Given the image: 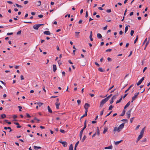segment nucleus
I'll return each instance as SVG.
<instances>
[{"instance_id": "ddd939ff", "label": "nucleus", "mask_w": 150, "mask_h": 150, "mask_svg": "<svg viewBox=\"0 0 150 150\" xmlns=\"http://www.w3.org/2000/svg\"><path fill=\"white\" fill-rule=\"evenodd\" d=\"M112 145H110L108 146L105 147L104 148L105 149H112Z\"/></svg>"}, {"instance_id": "6e6d98bb", "label": "nucleus", "mask_w": 150, "mask_h": 150, "mask_svg": "<svg viewBox=\"0 0 150 150\" xmlns=\"http://www.w3.org/2000/svg\"><path fill=\"white\" fill-rule=\"evenodd\" d=\"M114 85H113L110 88L108 89V91H109V90H111L112 88L114 87Z\"/></svg>"}, {"instance_id": "2f4dec72", "label": "nucleus", "mask_w": 150, "mask_h": 150, "mask_svg": "<svg viewBox=\"0 0 150 150\" xmlns=\"http://www.w3.org/2000/svg\"><path fill=\"white\" fill-rule=\"evenodd\" d=\"M1 118L3 119L5 118L6 117V115L4 114L1 115Z\"/></svg>"}, {"instance_id": "a211bd4d", "label": "nucleus", "mask_w": 150, "mask_h": 150, "mask_svg": "<svg viewBox=\"0 0 150 150\" xmlns=\"http://www.w3.org/2000/svg\"><path fill=\"white\" fill-rule=\"evenodd\" d=\"M60 103H56L55 105L56 106V108L57 109H58L59 108V105H60Z\"/></svg>"}, {"instance_id": "3c124183", "label": "nucleus", "mask_w": 150, "mask_h": 150, "mask_svg": "<svg viewBox=\"0 0 150 150\" xmlns=\"http://www.w3.org/2000/svg\"><path fill=\"white\" fill-rule=\"evenodd\" d=\"M104 109H103V110L102 111H101L100 113V115H103V113Z\"/></svg>"}, {"instance_id": "5701e85b", "label": "nucleus", "mask_w": 150, "mask_h": 150, "mask_svg": "<svg viewBox=\"0 0 150 150\" xmlns=\"http://www.w3.org/2000/svg\"><path fill=\"white\" fill-rule=\"evenodd\" d=\"M73 150V146L72 144H71L69 147V150Z\"/></svg>"}, {"instance_id": "a18cd8bd", "label": "nucleus", "mask_w": 150, "mask_h": 150, "mask_svg": "<svg viewBox=\"0 0 150 150\" xmlns=\"http://www.w3.org/2000/svg\"><path fill=\"white\" fill-rule=\"evenodd\" d=\"M92 35H90L89 38H90V40L91 41H93V39L92 38Z\"/></svg>"}, {"instance_id": "393cba45", "label": "nucleus", "mask_w": 150, "mask_h": 150, "mask_svg": "<svg viewBox=\"0 0 150 150\" xmlns=\"http://www.w3.org/2000/svg\"><path fill=\"white\" fill-rule=\"evenodd\" d=\"M128 26H129V27H130V26L129 25H128L127 26H126V27L125 28V33H126L127 31L128 30Z\"/></svg>"}, {"instance_id": "20e7f679", "label": "nucleus", "mask_w": 150, "mask_h": 150, "mask_svg": "<svg viewBox=\"0 0 150 150\" xmlns=\"http://www.w3.org/2000/svg\"><path fill=\"white\" fill-rule=\"evenodd\" d=\"M43 25V24H35L33 26V28L35 30H38L39 28L42 25Z\"/></svg>"}, {"instance_id": "1a4fd4ad", "label": "nucleus", "mask_w": 150, "mask_h": 150, "mask_svg": "<svg viewBox=\"0 0 150 150\" xmlns=\"http://www.w3.org/2000/svg\"><path fill=\"white\" fill-rule=\"evenodd\" d=\"M117 131L118 132H120V130H119L118 128V127H114V128L113 129V131L114 132H115Z\"/></svg>"}, {"instance_id": "79ce46f5", "label": "nucleus", "mask_w": 150, "mask_h": 150, "mask_svg": "<svg viewBox=\"0 0 150 150\" xmlns=\"http://www.w3.org/2000/svg\"><path fill=\"white\" fill-rule=\"evenodd\" d=\"M146 138H145L144 139H143V140H142L141 142H146Z\"/></svg>"}, {"instance_id": "c756f323", "label": "nucleus", "mask_w": 150, "mask_h": 150, "mask_svg": "<svg viewBox=\"0 0 150 150\" xmlns=\"http://www.w3.org/2000/svg\"><path fill=\"white\" fill-rule=\"evenodd\" d=\"M86 127V120H85L84 124V126L83 127V128L82 129L84 130Z\"/></svg>"}, {"instance_id": "ea45409f", "label": "nucleus", "mask_w": 150, "mask_h": 150, "mask_svg": "<svg viewBox=\"0 0 150 150\" xmlns=\"http://www.w3.org/2000/svg\"><path fill=\"white\" fill-rule=\"evenodd\" d=\"M134 33V30H132L131 31V32H130V35H131V36H132Z\"/></svg>"}, {"instance_id": "f704fd0d", "label": "nucleus", "mask_w": 150, "mask_h": 150, "mask_svg": "<svg viewBox=\"0 0 150 150\" xmlns=\"http://www.w3.org/2000/svg\"><path fill=\"white\" fill-rule=\"evenodd\" d=\"M58 63L59 65L62 64V61L61 60H58Z\"/></svg>"}, {"instance_id": "69168bd1", "label": "nucleus", "mask_w": 150, "mask_h": 150, "mask_svg": "<svg viewBox=\"0 0 150 150\" xmlns=\"http://www.w3.org/2000/svg\"><path fill=\"white\" fill-rule=\"evenodd\" d=\"M95 64L98 67H99L100 66L99 64L97 62H95Z\"/></svg>"}, {"instance_id": "dca6fc26", "label": "nucleus", "mask_w": 150, "mask_h": 150, "mask_svg": "<svg viewBox=\"0 0 150 150\" xmlns=\"http://www.w3.org/2000/svg\"><path fill=\"white\" fill-rule=\"evenodd\" d=\"M36 4L37 6H39L41 5V1H39L36 2Z\"/></svg>"}, {"instance_id": "9b49d317", "label": "nucleus", "mask_w": 150, "mask_h": 150, "mask_svg": "<svg viewBox=\"0 0 150 150\" xmlns=\"http://www.w3.org/2000/svg\"><path fill=\"white\" fill-rule=\"evenodd\" d=\"M44 34H45V35H50L51 34L50 33L49 31H45L44 32Z\"/></svg>"}, {"instance_id": "7ed1b4c3", "label": "nucleus", "mask_w": 150, "mask_h": 150, "mask_svg": "<svg viewBox=\"0 0 150 150\" xmlns=\"http://www.w3.org/2000/svg\"><path fill=\"white\" fill-rule=\"evenodd\" d=\"M139 92H138L134 94V96L132 98V100L131 101L132 103L133 101L135 100V99L137 98L138 95L139 94Z\"/></svg>"}, {"instance_id": "37998d69", "label": "nucleus", "mask_w": 150, "mask_h": 150, "mask_svg": "<svg viewBox=\"0 0 150 150\" xmlns=\"http://www.w3.org/2000/svg\"><path fill=\"white\" fill-rule=\"evenodd\" d=\"M138 36L137 35V37H136V39H135V40L134 41V43L135 44V43H136V42H137V40L138 39Z\"/></svg>"}, {"instance_id": "f8f14e48", "label": "nucleus", "mask_w": 150, "mask_h": 150, "mask_svg": "<svg viewBox=\"0 0 150 150\" xmlns=\"http://www.w3.org/2000/svg\"><path fill=\"white\" fill-rule=\"evenodd\" d=\"M130 103H131V102L130 101H129V102H128V103L124 107V109H125L127 108L130 105Z\"/></svg>"}, {"instance_id": "f03ea898", "label": "nucleus", "mask_w": 150, "mask_h": 150, "mask_svg": "<svg viewBox=\"0 0 150 150\" xmlns=\"http://www.w3.org/2000/svg\"><path fill=\"white\" fill-rule=\"evenodd\" d=\"M108 101L105 98V99L102 100L100 103V108H102L103 105L105 103Z\"/></svg>"}, {"instance_id": "39448f33", "label": "nucleus", "mask_w": 150, "mask_h": 150, "mask_svg": "<svg viewBox=\"0 0 150 150\" xmlns=\"http://www.w3.org/2000/svg\"><path fill=\"white\" fill-rule=\"evenodd\" d=\"M90 105L87 103H86L84 105V108L85 109V110H87V111H88V109L90 107Z\"/></svg>"}, {"instance_id": "bb28decb", "label": "nucleus", "mask_w": 150, "mask_h": 150, "mask_svg": "<svg viewBox=\"0 0 150 150\" xmlns=\"http://www.w3.org/2000/svg\"><path fill=\"white\" fill-rule=\"evenodd\" d=\"M122 140H120V141H118L115 142V144L116 145H117L120 143L122 141Z\"/></svg>"}, {"instance_id": "cd10ccee", "label": "nucleus", "mask_w": 150, "mask_h": 150, "mask_svg": "<svg viewBox=\"0 0 150 150\" xmlns=\"http://www.w3.org/2000/svg\"><path fill=\"white\" fill-rule=\"evenodd\" d=\"M34 149H41V147H40V146H34Z\"/></svg>"}, {"instance_id": "4d7b16f0", "label": "nucleus", "mask_w": 150, "mask_h": 150, "mask_svg": "<svg viewBox=\"0 0 150 150\" xmlns=\"http://www.w3.org/2000/svg\"><path fill=\"white\" fill-rule=\"evenodd\" d=\"M26 116L28 118H30L31 117L29 114L28 113H26Z\"/></svg>"}, {"instance_id": "f257e3e1", "label": "nucleus", "mask_w": 150, "mask_h": 150, "mask_svg": "<svg viewBox=\"0 0 150 150\" xmlns=\"http://www.w3.org/2000/svg\"><path fill=\"white\" fill-rule=\"evenodd\" d=\"M146 127H144L141 131L140 134L139 136L137 139V142L138 141H139L143 137V134L144 133V131Z\"/></svg>"}, {"instance_id": "052dcab7", "label": "nucleus", "mask_w": 150, "mask_h": 150, "mask_svg": "<svg viewBox=\"0 0 150 150\" xmlns=\"http://www.w3.org/2000/svg\"><path fill=\"white\" fill-rule=\"evenodd\" d=\"M112 112V111H111L109 113H108L107 115L105 117H106L107 116H108L109 115L111 114V113Z\"/></svg>"}, {"instance_id": "473e14b6", "label": "nucleus", "mask_w": 150, "mask_h": 150, "mask_svg": "<svg viewBox=\"0 0 150 150\" xmlns=\"http://www.w3.org/2000/svg\"><path fill=\"white\" fill-rule=\"evenodd\" d=\"M112 94H111L108 97H107V98H105L108 101L109 99H110V98L111 96H112Z\"/></svg>"}, {"instance_id": "774afa93", "label": "nucleus", "mask_w": 150, "mask_h": 150, "mask_svg": "<svg viewBox=\"0 0 150 150\" xmlns=\"http://www.w3.org/2000/svg\"><path fill=\"white\" fill-rule=\"evenodd\" d=\"M98 9L101 10H103V9L102 8V7H99L98 8Z\"/></svg>"}, {"instance_id": "4c0bfd02", "label": "nucleus", "mask_w": 150, "mask_h": 150, "mask_svg": "<svg viewBox=\"0 0 150 150\" xmlns=\"http://www.w3.org/2000/svg\"><path fill=\"white\" fill-rule=\"evenodd\" d=\"M4 121L6 122V123H8L9 125L11 124V122H8V120H4Z\"/></svg>"}, {"instance_id": "2eb2a0df", "label": "nucleus", "mask_w": 150, "mask_h": 150, "mask_svg": "<svg viewBox=\"0 0 150 150\" xmlns=\"http://www.w3.org/2000/svg\"><path fill=\"white\" fill-rule=\"evenodd\" d=\"M53 71L54 72H55L57 70V67L56 65L53 64Z\"/></svg>"}, {"instance_id": "de8ad7c7", "label": "nucleus", "mask_w": 150, "mask_h": 150, "mask_svg": "<svg viewBox=\"0 0 150 150\" xmlns=\"http://www.w3.org/2000/svg\"><path fill=\"white\" fill-rule=\"evenodd\" d=\"M106 11L107 13H110L111 12V9H107L106 10Z\"/></svg>"}, {"instance_id": "bf43d9fd", "label": "nucleus", "mask_w": 150, "mask_h": 150, "mask_svg": "<svg viewBox=\"0 0 150 150\" xmlns=\"http://www.w3.org/2000/svg\"><path fill=\"white\" fill-rule=\"evenodd\" d=\"M122 121H125L126 122H127L128 120H127L126 119H123L121 120Z\"/></svg>"}, {"instance_id": "412c9836", "label": "nucleus", "mask_w": 150, "mask_h": 150, "mask_svg": "<svg viewBox=\"0 0 150 150\" xmlns=\"http://www.w3.org/2000/svg\"><path fill=\"white\" fill-rule=\"evenodd\" d=\"M122 96L121 98L120 99L116 101V104L118 103H119L121 101V100H122Z\"/></svg>"}, {"instance_id": "58836bf2", "label": "nucleus", "mask_w": 150, "mask_h": 150, "mask_svg": "<svg viewBox=\"0 0 150 150\" xmlns=\"http://www.w3.org/2000/svg\"><path fill=\"white\" fill-rule=\"evenodd\" d=\"M113 107L112 106V105H110L109 107L108 110H112Z\"/></svg>"}, {"instance_id": "0eeeda50", "label": "nucleus", "mask_w": 150, "mask_h": 150, "mask_svg": "<svg viewBox=\"0 0 150 150\" xmlns=\"http://www.w3.org/2000/svg\"><path fill=\"white\" fill-rule=\"evenodd\" d=\"M125 125V123H123L121 124L118 127V128L120 131L123 128L124 126Z\"/></svg>"}, {"instance_id": "603ef678", "label": "nucleus", "mask_w": 150, "mask_h": 150, "mask_svg": "<svg viewBox=\"0 0 150 150\" xmlns=\"http://www.w3.org/2000/svg\"><path fill=\"white\" fill-rule=\"evenodd\" d=\"M38 17L40 18H42L43 17V15L41 14L38 15Z\"/></svg>"}, {"instance_id": "7c9ffc66", "label": "nucleus", "mask_w": 150, "mask_h": 150, "mask_svg": "<svg viewBox=\"0 0 150 150\" xmlns=\"http://www.w3.org/2000/svg\"><path fill=\"white\" fill-rule=\"evenodd\" d=\"M108 130V128L107 127H105L104 129V131H103V134H105L106 132Z\"/></svg>"}, {"instance_id": "338daca9", "label": "nucleus", "mask_w": 150, "mask_h": 150, "mask_svg": "<svg viewBox=\"0 0 150 150\" xmlns=\"http://www.w3.org/2000/svg\"><path fill=\"white\" fill-rule=\"evenodd\" d=\"M147 69V67H144L143 70V72H144L146 70V69Z\"/></svg>"}, {"instance_id": "8fccbe9b", "label": "nucleus", "mask_w": 150, "mask_h": 150, "mask_svg": "<svg viewBox=\"0 0 150 150\" xmlns=\"http://www.w3.org/2000/svg\"><path fill=\"white\" fill-rule=\"evenodd\" d=\"M18 107L19 108V110L20 111H21V109L22 108V107H21V106H18Z\"/></svg>"}, {"instance_id": "0e129e2a", "label": "nucleus", "mask_w": 150, "mask_h": 150, "mask_svg": "<svg viewBox=\"0 0 150 150\" xmlns=\"http://www.w3.org/2000/svg\"><path fill=\"white\" fill-rule=\"evenodd\" d=\"M134 118V117H133L132 118H131L130 119V122L131 123H132L133 121V119Z\"/></svg>"}, {"instance_id": "b1692460", "label": "nucleus", "mask_w": 150, "mask_h": 150, "mask_svg": "<svg viewBox=\"0 0 150 150\" xmlns=\"http://www.w3.org/2000/svg\"><path fill=\"white\" fill-rule=\"evenodd\" d=\"M125 110H123L122 113L120 115V116H123L125 115Z\"/></svg>"}, {"instance_id": "e433bc0d", "label": "nucleus", "mask_w": 150, "mask_h": 150, "mask_svg": "<svg viewBox=\"0 0 150 150\" xmlns=\"http://www.w3.org/2000/svg\"><path fill=\"white\" fill-rule=\"evenodd\" d=\"M15 5L18 7H20V8L22 7V6L21 5H19V4H16Z\"/></svg>"}, {"instance_id": "9d476101", "label": "nucleus", "mask_w": 150, "mask_h": 150, "mask_svg": "<svg viewBox=\"0 0 150 150\" xmlns=\"http://www.w3.org/2000/svg\"><path fill=\"white\" fill-rule=\"evenodd\" d=\"M35 104H37L40 107L41 105H42L43 104V103H41L40 102H38L37 103H34Z\"/></svg>"}, {"instance_id": "13d9d810", "label": "nucleus", "mask_w": 150, "mask_h": 150, "mask_svg": "<svg viewBox=\"0 0 150 150\" xmlns=\"http://www.w3.org/2000/svg\"><path fill=\"white\" fill-rule=\"evenodd\" d=\"M111 50H112L111 49H107V50H106L105 51L106 52H110L111 51Z\"/></svg>"}, {"instance_id": "864d4df0", "label": "nucleus", "mask_w": 150, "mask_h": 150, "mask_svg": "<svg viewBox=\"0 0 150 150\" xmlns=\"http://www.w3.org/2000/svg\"><path fill=\"white\" fill-rule=\"evenodd\" d=\"M21 80H23L24 79V77L23 75H21Z\"/></svg>"}, {"instance_id": "aec40b11", "label": "nucleus", "mask_w": 150, "mask_h": 150, "mask_svg": "<svg viewBox=\"0 0 150 150\" xmlns=\"http://www.w3.org/2000/svg\"><path fill=\"white\" fill-rule=\"evenodd\" d=\"M47 109L48 110V112L51 113H52V110H51V109L50 108V106H47Z\"/></svg>"}, {"instance_id": "4be33fe9", "label": "nucleus", "mask_w": 150, "mask_h": 150, "mask_svg": "<svg viewBox=\"0 0 150 150\" xmlns=\"http://www.w3.org/2000/svg\"><path fill=\"white\" fill-rule=\"evenodd\" d=\"M87 112H88L87 111V110H85V114L81 116V119L83 118V117L87 116Z\"/></svg>"}, {"instance_id": "f3484780", "label": "nucleus", "mask_w": 150, "mask_h": 150, "mask_svg": "<svg viewBox=\"0 0 150 150\" xmlns=\"http://www.w3.org/2000/svg\"><path fill=\"white\" fill-rule=\"evenodd\" d=\"M61 143L63 145L64 147H65L67 146V143L66 142H61Z\"/></svg>"}, {"instance_id": "e2e57ef3", "label": "nucleus", "mask_w": 150, "mask_h": 150, "mask_svg": "<svg viewBox=\"0 0 150 150\" xmlns=\"http://www.w3.org/2000/svg\"><path fill=\"white\" fill-rule=\"evenodd\" d=\"M113 102V100H112L111 98V100H110V104H112Z\"/></svg>"}, {"instance_id": "09e8293b", "label": "nucleus", "mask_w": 150, "mask_h": 150, "mask_svg": "<svg viewBox=\"0 0 150 150\" xmlns=\"http://www.w3.org/2000/svg\"><path fill=\"white\" fill-rule=\"evenodd\" d=\"M60 132H61V133H64L65 132V131L63 129H60Z\"/></svg>"}, {"instance_id": "423d86ee", "label": "nucleus", "mask_w": 150, "mask_h": 150, "mask_svg": "<svg viewBox=\"0 0 150 150\" xmlns=\"http://www.w3.org/2000/svg\"><path fill=\"white\" fill-rule=\"evenodd\" d=\"M132 110V109H131L128 111H127L126 113L127 117L128 119H129L130 118Z\"/></svg>"}, {"instance_id": "6ab92c4d", "label": "nucleus", "mask_w": 150, "mask_h": 150, "mask_svg": "<svg viewBox=\"0 0 150 150\" xmlns=\"http://www.w3.org/2000/svg\"><path fill=\"white\" fill-rule=\"evenodd\" d=\"M97 37L99 39L101 38H102V36L101 34L100 33H98L97 34Z\"/></svg>"}, {"instance_id": "72a5a7b5", "label": "nucleus", "mask_w": 150, "mask_h": 150, "mask_svg": "<svg viewBox=\"0 0 150 150\" xmlns=\"http://www.w3.org/2000/svg\"><path fill=\"white\" fill-rule=\"evenodd\" d=\"M86 136L84 135V136H83V139H82V140H81V141H82V142H83L84 141V140L85 139H86Z\"/></svg>"}, {"instance_id": "680f3d73", "label": "nucleus", "mask_w": 150, "mask_h": 150, "mask_svg": "<svg viewBox=\"0 0 150 150\" xmlns=\"http://www.w3.org/2000/svg\"><path fill=\"white\" fill-rule=\"evenodd\" d=\"M7 2L9 4H13V2L11 1H7Z\"/></svg>"}, {"instance_id": "c03bdc74", "label": "nucleus", "mask_w": 150, "mask_h": 150, "mask_svg": "<svg viewBox=\"0 0 150 150\" xmlns=\"http://www.w3.org/2000/svg\"><path fill=\"white\" fill-rule=\"evenodd\" d=\"M21 30H20L19 31H18V32H17V35H20L21 33Z\"/></svg>"}, {"instance_id": "c85d7f7f", "label": "nucleus", "mask_w": 150, "mask_h": 150, "mask_svg": "<svg viewBox=\"0 0 150 150\" xmlns=\"http://www.w3.org/2000/svg\"><path fill=\"white\" fill-rule=\"evenodd\" d=\"M86 127V120H85L84 124V126L83 127V128L82 129L84 130Z\"/></svg>"}, {"instance_id": "49530a36", "label": "nucleus", "mask_w": 150, "mask_h": 150, "mask_svg": "<svg viewBox=\"0 0 150 150\" xmlns=\"http://www.w3.org/2000/svg\"><path fill=\"white\" fill-rule=\"evenodd\" d=\"M13 34V33H7V35H12Z\"/></svg>"}, {"instance_id": "6e6552de", "label": "nucleus", "mask_w": 150, "mask_h": 150, "mask_svg": "<svg viewBox=\"0 0 150 150\" xmlns=\"http://www.w3.org/2000/svg\"><path fill=\"white\" fill-rule=\"evenodd\" d=\"M144 77H143L137 83V86H139L141 84V83H142V82L144 80Z\"/></svg>"}, {"instance_id": "c9c22d12", "label": "nucleus", "mask_w": 150, "mask_h": 150, "mask_svg": "<svg viewBox=\"0 0 150 150\" xmlns=\"http://www.w3.org/2000/svg\"><path fill=\"white\" fill-rule=\"evenodd\" d=\"M77 102L78 103V105H79L81 103V100H78L77 101Z\"/></svg>"}, {"instance_id": "5fc2aeb1", "label": "nucleus", "mask_w": 150, "mask_h": 150, "mask_svg": "<svg viewBox=\"0 0 150 150\" xmlns=\"http://www.w3.org/2000/svg\"><path fill=\"white\" fill-rule=\"evenodd\" d=\"M86 15H85V17L86 18L88 16V12L87 11H86Z\"/></svg>"}, {"instance_id": "a878e982", "label": "nucleus", "mask_w": 150, "mask_h": 150, "mask_svg": "<svg viewBox=\"0 0 150 150\" xmlns=\"http://www.w3.org/2000/svg\"><path fill=\"white\" fill-rule=\"evenodd\" d=\"M98 70L99 71L102 72H104L105 71V70L103 69H102V68L101 67L99 68L98 69Z\"/></svg>"}, {"instance_id": "a19ab883", "label": "nucleus", "mask_w": 150, "mask_h": 150, "mask_svg": "<svg viewBox=\"0 0 150 150\" xmlns=\"http://www.w3.org/2000/svg\"><path fill=\"white\" fill-rule=\"evenodd\" d=\"M116 97H117V96H116V95H114L112 97V99L113 100H115L116 98Z\"/></svg>"}, {"instance_id": "4468645a", "label": "nucleus", "mask_w": 150, "mask_h": 150, "mask_svg": "<svg viewBox=\"0 0 150 150\" xmlns=\"http://www.w3.org/2000/svg\"><path fill=\"white\" fill-rule=\"evenodd\" d=\"M14 123V124L17 125V128H20L21 127V126L19 125V124L18 123L15 122Z\"/></svg>"}]
</instances>
